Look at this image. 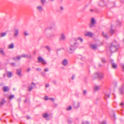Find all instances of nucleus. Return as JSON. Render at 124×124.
<instances>
[{
    "label": "nucleus",
    "instance_id": "obj_11",
    "mask_svg": "<svg viewBox=\"0 0 124 124\" xmlns=\"http://www.w3.org/2000/svg\"><path fill=\"white\" fill-rule=\"evenodd\" d=\"M97 76L98 78H102L103 77V75L102 74H100L98 73H97L96 75Z\"/></svg>",
    "mask_w": 124,
    "mask_h": 124
},
{
    "label": "nucleus",
    "instance_id": "obj_20",
    "mask_svg": "<svg viewBox=\"0 0 124 124\" xmlns=\"http://www.w3.org/2000/svg\"><path fill=\"white\" fill-rule=\"evenodd\" d=\"M100 86H95L94 87V90H98L100 88Z\"/></svg>",
    "mask_w": 124,
    "mask_h": 124
},
{
    "label": "nucleus",
    "instance_id": "obj_64",
    "mask_svg": "<svg viewBox=\"0 0 124 124\" xmlns=\"http://www.w3.org/2000/svg\"><path fill=\"white\" fill-rule=\"evenodd\" d=\"M123 40L124 41V38L123 39Z\"/></svg>",
    "mask_w": 124,
    "mask_h": 124
},
{
    "label": "nucleus",
    "instance_id": "obj_25",
    "mask_svg": "<svg viewBox=\"0 0 124 124\" xmlns=\"http://www.w3.org/2000/svg\"><path fill=\"white\" fill-rule=\"evenodd\" d=\"M6 102L4 100L2 99V101L0 102V105L1 104V105H3L5 102Z\"/></svg>",
    "mask_w": 124,
    "mask_h": 124
},
{
    "label": "nucleus",
    "instance_id": "obj_7",
    "mask_svg": "<svg viewBox=\"0 0 124 124\" xmlns=\"http://www.w3.org/2000/svg\"><path fill=\"white\" fill-rule=\"evenodd\" d=\"M14 36L15 37H16L18 34V30L17 29H15L14 30Z\"/></svg>",
    "mask_w": 124,
    "mask_h": 124
},
{
    "label": "nucleus",
    "instance_id": "obj_6",
    "mask_svg": "<svg viewBox=\"0 0 124 124\" xmlns=\"http://www.w3.org/2000/svg\"><path fill=\"white\" fill-rule=\"evenodd\" d=\"M2 89L4 92H6L9 90V88L8 86H4L3 87Z\"/></svg>",
    "mask_w": 124,
    "mask_h": 124
},
{
    "label": "nucleus",
    "instance_id": "obj_27",
    "mask_svg": "<svg viewBox=\"0 0 124 124\" xmlns=\"http://www.w3.org/2000/svg\"><path fill=\"white\" fill-rule=\"evenodd\" d=\"M26 57L28 59H31L32 58V56L31 55H28L27 54L26 55Z\"/></svg>",
    "mask_w": 124,
    "mask_h": 124
},
{
    "label": "nucleus",
    "instance_id": "obj_4",
    "mask_svg": "<svg viewBox=\"0 0 124 124\" xmlns=\"http://www.w3.org/2000/svg\"><path fill=\"white\" fill-rule=\"evenodd\" d=\"M66 39L65 36L63 33H62L60 35L59 40L60 41H64Z\"/></svg>",
    "mask_w": 124,
    "mask_h": 124
},
{
    "label": "nucleus",
    "instance_id": "obj_47",
    "mask_svg": "<svg viewBox=\"0 0 124 124\" xmlns=\"http://www.w3.org/2000/svg\"><path fill=\"white\" fill-rule=\"evenodd\" d=\"M24 32L25 35H27L28 34L26 33V31H24Z\"/></svg>",
    "mask_w": 124,
    "mask_h": 124
},
{
    "label": "nucleus",
    "instance_id": "obj_58",
    "mask_svg": "<svg viewBox=\"0 0 124 124\" xmlns=\"http://www.w3.org/2000/svg\"><path fill=\"white\" fill-rule=\"evenodd\" d=\"M11 64L12 65H13V66H15L14 65V64H15V63H11Z\"/></svg>",
    "mask_w": 124,
    "mask_h": 124
},
{
    "label": "nucleus",
    "instance_id": "obj_41",
    "mask_svg": "<svg viewBox=\"0 0 124 124\" xmlns=\"http://www.w3.org/2000/svg\"><path fill=\"white\" fill-rule=\"evenodd\" d=\"M49 86V85L48 84H46L45 85V87L46 88L48 87Z\"/></svg>",
    "mask_w": 124,
    "mask_h": 124
},
{
    "label": "nucleus",
    "instance_id": "obj_18",
    "mask_svg": "<svg viewBox=\"0 0 124 124\" xmlns=\"http://www.w3.org/2000/svg\"><path fill=\"white\" fill-rule=\"evenodd\" d=\"M0 37H2L5 36L7 34V33L6 32H3L1 33L0 34Z\"/></svg>",
    "mask_w": 124,
    "mask_h": 124
},
{
    "label": "nucleus",
    "instance_id": "obj_52",
    "mask_svg": "<svg viewBox=\"0 0 124 124\" xmlns=\"http://www.w3.org/2000/svg\"><path fill=\"white\" fill-rule=\"evenodd\" d=\"M24 103L26 102H27V100L26 99L24 100Z\"/></svg>",
    "mask_w": 124,
    "mask_h": 124
},
{
    "label": "nucleus",
    "instance_id": "obj_1",
    "mask_svg": "<svg viewBox=\"0 0 124 124\" xmlns=\"http://www.w3.org/2000/svg\"><path fill=\"white\" fill-rule=\"evenodd\" d=\"M77 40L72 39L70 41V45L67 48V51L70 54L72 53L75 49L77 45Z\"/></svg>",
    "mask_w": 124,
    "mask_h": 124
},
{
    "label": "nucleus",
    "instance_id": "obj_57",
    "mask_svg": "<svg viewBox=\"0 0 124 124\" xmlns=\"http://www.w3.org/2000/svg\"><path fill=\"white\" fill-rule=\"evenodd\" d=\"M99 5L100 6H101L102 5V4H101V2H100L99 3Z\"/></svg>",
    "mask_w": 124,
    "mask_h": 124
},
{
    "label": "nucleus",
    "instance_id": "obj_31",
    "mask_svg": "<svg viewBox=\"0 0 124 124\" xmlns=\"http://www.w3.org/2000/svg\"><path fill=\"white\" fill-rule=\"evenodd\" d=\"M26 55L27 54H23L21 56V58L22 57H23V58H25L26 57Z\"/></svg>",
    "mask_w": 124,
    "mask_h": 124
},
{
    "label": "nucleus",
    "instance_id": "obj_3",
    "mask_svg": "<svg viewBox=\"0 0 124 124\" xmlns=\"http://www.w3.org/2000/svg\"><path fill=\"white\" fill-rule=\"evenodd\" d=\"M96 23V22L95 21L93 18H92L91 21L90 23L89 24V26L90 28H92L95 26V24Z\"/></svg>",
    "mask_w": 124,
    "mask_h": 124
},
{
    "label": "nucleus",
    "instance_id": "obj_8",
    "mask_svg": "<svg viewBox=\"0 0 124 124\" xmlns=\"http://www.w3.org/2000/svg\"><path fill=\"white\" fill-rule=\"evenodd\" d=\"M73 105L74 108H77L79 106V103L78 102H74Z\"/></svg>",
    "mask_w": 124,
    "mask_h": 124
},
{
    "label": "nucleus",
    "instance_id": "obj_33",
    "mask_svg": "<svg viewBox=\"0 0 124 124\" xmlns=\"http://www.w3.org/2000/svg\"><path fill=\"white\" fill-rule=\"evenodd\" d=\"M33 88V87L32 86L29 87V88L28 91H31Z\"/></svg>",
    "mask_w": 124,
    "mask_h": 124
},
{
    "label": "nucleus",
    "instance_id": "obj_53",
    "mask_svg": "<svg viewBox=\"0 0 124 124\" xmlns=\"http://www.w3.org/2000/svg\"><path fill=\"white\" fill-rule=\"evenodd\" d=\"M113 6L112 7V6H111V8H113V7H114L115 6V3L114 2V3H113Z\"/></svg>",
    "mask_w": 124,
    "mask_h": 124
},
{
    "label": "nucleus",
    "instance_id": "obj_51",
    "mask_svg": "<svg viewBox=\"0 0 124 124\" xmlns=\"http://www.w3.org/2000/svg\"><path fill=\"white\" fill-rule=\"evenodd\" d=\"M75 77V76L74 75H73L72 77V80Z\"/></svg>",
    "mask_w": 124,
    "mask_h": 124
},
{
    "label": "nucleus",
    "instance_id": "obj_37",
    "mask_svg": "<svg viewBox=\"0 0 124 124\" xmlns=\"http://www.w3.org/2000/svg\"><path fill=\"white\" fill-rule=\"evenodd\" d=\"M44 98L45 100H47L49 99L48 97L46 96H45L44 97Z\"/></svg>",
    "mask_w": 124,
    "mask_h": 124
},
{
    "label": "nucleus",
    "instance_id": "obj_60",
    "mask_svg": "<svg viewBox=\"0 0 124 124\" xmlns=\"http://www.w3.org/2000/svg\"><path fill=\"white\" fill-rule=\"evenodd\" d=\"M102 2L103 4H104V1H102Z\"/></svg>",
    "mask_w": 124,
    "mask_h": 124
},
{
    "label": "nucleus",
    "instance_id": "obj_59",
    "mask_svg": "<svg viewBox=\"0 0 124 124\" xmlns=\"http://www.w3.org/2000/svg\"><path fill=\"white\" fill-rule=\"evenodd\" d=\"M52 82L53 83L55 84H56V82L55 81H53Z\"/></svg>",
    "mask_w": 124,
    "mask_h": 124
},
{
    "label": "nucleus",
    "instance_id": "obj_62",
    "mask_svg": "<svg viewBox=\"0 0 124 124\" xmlns=\"http://www.w3.org/2000/svg\"><path fill=\"white\" fill-rule=\"evenodd\" d=\"M36 53V51H34V53H33V54H35Z\"/></svg>",
    "mask_w": 124,
    "mask_h": 124
},
{
    "label": "nucleus",
    "instance_id": "obj_55",
    "mask_svg": "<svg viewBox=\"0 0 124 124\" xmlns=\"http://www.w3.org/2000/svg\"><path fill=\"white\" fill-rule=\"evenodd\" d=\"M31 84L32 85H33L34 86H35V84H34V83L33 82Z\"/></svg>",
    "mask_w": 124,
    "mask_h": 124
},
{
    "label": "nucleus",
    "instance_id": "obj_21",
    "mask_svg": "<svg viewBox=\"0 0 124 124\" xmlns=\"http://www.w3.org/2000/svg\"><path fill=\"white\" fill-rule=\"evenodd\" d=\"M102 35L103 37L105 38L108 39V37L107 36V35H105L104 33L103 32H102Z\"/></svg>",
    "mask_w": 124,
    "mask_h": 124
},
{
    "label": "nucleus",
    "instance_id": "obj_22",
    "mask_svg": "<svg viewBox=\"0 0 124 124\" xmlns=\"http://www.w3.org/2000/svg\"><path fill=\"white\" fill-rule=\"evenodd\" d=\"M112 66L113 68L116 69V68L117 66L114 63H112Z\"/></svg>",
    "mask_w": 124,
    "mask_h": 124
},
{
    "label": "nucleus",
    "instance_id": "obj_61",
    "mask_svg": "<svg viewBox=\"0 0 124 124\" xmlns=\"http://www.w3.org/2000/svg\"><path fill=\"white\" fill-rule=\"evenodd\" d=\"M90 11H91V12H92L93 11V10L92 9H91L90 10Z\"/></svg>",
    "mask_w": 124,
    "mask_h": 124
},
{
    "label": "nucleus",
    "instance_id": "obj_16",
    "mask_svg": "<svg viewBox=\"0 0 124 124\" xmlns=\"http://www.w3.org/2000/svg\"><path fill=\"white\" fill-rule=\"evenodd\" d=\"M7 77L10 78L12 76V73L11 72H7Z\"/></svg>",
    "mask_w": 124,
    "mask_h": 124
},
{
    "label": "nucleus",
    "instance_id": "obj_44",
    "mask_svg": "<svg viewBox=\"0 0 124 124\" xmlns=\"http://www.w3.org/2000/svg\"><path fill=\"white\" fill-rule=\"evenodd\" d=\"M31 70V69L30 68H28L27 70V72H29Z\"/></svg>",
    "mask_w": 124,
    "mask_h": 124
},
{
    "label": "nucleus",
    "instance_id": "obj_39",
    "mask_svg": "<svg viewBox=\"0 0 124 124\" xmlns=\"http://www.w3.org/2000/svg\"><path fill=\"white\" fill-rule=\"evenodd\" d=\"M121 66L122 68L123 71H124V65L123 64H122L121 65Z\"/></svg>",
    "mask_w": 124,
    "mask_h": 124
},
{
    "label": "nucleus",
    "instance_id": "obj_63",
    "mask_svg": "<svg viewBox=\"0 0 124 124\" xmlns=\"http://www.w3.org/2000/svg\"><path fill=\"white\" fill-rule=\"evenodd\" d=\"M3 76H4V77H5V74H4Z\"/></svg>",
    "mask_w": 124,
    "mask_h": 124
},
{
    "label": "nucleus",
    "instance_id": "obj_5",
    "mask_svg": "<svg viewBox=\"0 0 124 124\" xmlns=\"http://www.w3.org/2000/svg\"><path fill=\"white\" fill-rule=\"evenodd\" d=\"M38 59L39 60V62H41L42 64L43 65H45L46 64V61L44 60L41 57H38Z\"/></svg>",
    "mask_w": 124,
    "mask_h": 124
},
{
    "label": "nucleus",
    "instance_id": "obj_34",
    "mask_svg": "<svg viewBox=\"0 0 124 124\" xmlns=\"http://www.w3.org/2000/svg\"><path fill=\"white\" fill-rule=\"evenodd\" d=\"M77 39L78 40H80V42H82L83 41V39H82L80 37L78 38Z\"/></svg>",
    "mask_w": 124,
    "mask_h": 124
},
{
    "label": "nucleus",
    "instance_id": "obj_13",
    "mask_svg": "<svg viewBox=\"0 0 124 124\" xmlns=\"http://www.w3.org/2000/svg\"><path fill=\"white\" fill-rule=\"evenodd\" d=\"M21 69H18L17 70L16 74L19 76L21 75Z\"/></svg>",
    "mask_w": 124,
    "mask_h": 124
},
{
    "label": "nucleus",
    "instance_id": "obj_26",
    "mask_svg": "<svg viewBox=\"0 0 124 124\" xmlns=\"http://www.w3.org/2000/svg\"><path fill=\"white\" fill-rule=\"evenodd\" d=\"M43 117L45 118L48 117V116L47 114L45 113L43 115Z\"/></svg>",
    "mask_w": 124,
    "mask_h": 124
},
{
    "label": "nucleus",
    "instance_id": "obj_38",
    "mask_svg": "<svg viewBox=\"0 0 124 124\" xmlns=\"http://www.w3.org/2000/svg\"><path fill=\"white\" fill-rule=\"evenodd\" d=\"M87 93L86 91L85 90H84L83 91V93L84 95H85Z\"/></svg>",
    "mask_w": 124,
    "mask_h": 124
},
{
    "label": "nucleus",
    "instance_id": "obj_15",
    "mask_svg": "<svg viewBox=\"0 0 124 124\" xmlns=\"http://www.w3.org/2000/svg\"><path fill=\"white\" fill-rule=\"evenodd\" d=\"M91 48L93 49H95L97 48V45L96 44H93L91 46Z\"/></svg>",
    "mask_w": 124,
    "mask_h": 124
},
{
    "label": "nucleus",
    "instance_id": "obj_14",
    "mask_svg": "<svg viewBox=\"0 0 124 124\" xmlns=\"http://www.w3.org/2000/svg\"><path fill=\"white\" fill-rule=\"evenodd\" d=\"M37 8L38 10L39 11H41L43 10V8L41 6H39L37 7Z\"/></svg>",
    "mask_w": 124,
    "mask_h": 124
},
{
    "label": "nucleus",
    "instance_id": "obj_9",
    "mask_svg": "<svg viewBox=\"0 0 124 124\" xmlns=\"http://www.w3.org/2000/svg\"><path fill=\"white\" fill-rule=\"evenodd\" d=\"M21 58V57L20 55H18L16 57H15L13 58V59L15 61H19Z\"/></svg>",
    "mask_w": 124,
    "mask_h": 124
},
{
    "label": "nucleus",
    "instance_id": "obj_17",
    "mask_svg": "<svg viewBox=\"0 0 124 124\" xmlns=\"http://www.w3.org/2000/svg\"><path fill=\"white\" fill-rule=\"evenodd\" d=\"M8 48H12L14 47V44L13 43H12L11 44L8 45Z\"/></svg>",
    "mask_w": 124,
    "mask_h": 124
},
{
    "label": "nucleus",
    "instance_id": "obj_50",
    "mask_svg": "<svg viewBox=\"0 0 124 124\" xmlns=\"http://www.w3.org/2000/svg\"><path fill=\"white\" fill-rule=\"evenodd\" d=\"M49 99L50 100H52L53 101H54V99L53 98H51Z\"/></svg>",
    "mask_w": 124,
    "mask_h": 124
},
{
    "label": "nucleus",
    "instance_id": "obj_19",
    "mask_svg": "<svg viewBox=\"0 0 124 124\" xmlns=\"http://www.w3.org/2000/svg\"><path fill=\"white\" fill-rule=\"evenodd\" d=\"M14 98V96L13 95H11L9 96V97L8 98V99L10 100H11L12 99Z\"/></svg>",
    "mask_w": 124,
    "mask_h": 124
},
{
    "label": "nucleus",
    "instance_id": "obj_23",
    "mask_svg": "<svg viewBox=\"0 0 124 124\" xmlns=\"http://www.w3.org/2000/svg\"><path fill=\"white\" fill-rule=\"evenodd\" d=\"M0 52L3 55H5V53L3 52V50L2 48H0Z\"/></svg>",
    "mask_w": 124,
    "mask_h": 124
},
{
    "label": "nucleus",
    "instance_id": "obj_36",
    "mask_svg": "<svg viewBox=\"0 0 124 124\" xmlns=\"http://www.w3.org/2000/svg\"><path fill=\"white\" fill-rule=\"evenodd\" d=\"M72 108V107L71 106H69L68 107V108H67V110H70Z\"/></svg>",
    "mask_w": 124,
    "mask_h": 124
},
{
    "label": "nucleus",
    "instance_id": "obj_42",
    "mask_svg": "<svg viewBox=\"0 0 124 124\" xmlns=\"http://www.w3.org/2000/svg\"><path fill=\"white\" fill-rule=\"evenodd\" d=\"M101 124H106V122L105 121H103L102 122Z\"/></svg>",
    "mask_w": 124,
    "mask_h": 124
},
{
    "label": "nucleus",
    "instance_id": "obj_24",
    "mask_svg": "<svg viewBox=\"0 0 124 124\" xmlns=\"http://www.w3.org/2000/svg\"><path fill=\"white\" fill-rule=\"evenodd\" d=\"M105 98L106 99L107 98V97H108V98H109L110 97V94H108L107 93H105Z\"/></svg>",
    "mask_w": 124,
    "mask_h": 124
},
{
    "label": "nucleus",
    "instance_id": "obj_2",
    "mask_svg": "<svg viewBox=\"0 0 124 124\" xmlns=\"http://www.w3.org/2000/svg\"><path fill=\"white\" fill-rule=\"evenodd\" d=\"M117 43L116 41H113L110 43L109 46V50L111 51L112 52L116 51L117 50Z\"/></svg>",
    "mask_w": 124,
    "mask_h": 124
},
{
    "label": "nucleus",
    "instance_id": "obj_32",
    "mask_svg": "<svg viewBox=\"0 0 124 124\" xmlns=\"http://www.w3.org/2000/svg\"><path fill=\"white\" fill-rule=\"evenodd\" d=\"M120 92L121 93H123V88H120Z\"/></svg>",
    "mask_w": 124,
    "mask_h": 124
},
{
    "label": "nucleus",
    "instance_id": "obj_49",
    "mask_svg": "<svg viewBox=\"0 0 124 124\" xmlns=\"http://www.w3.org/2000/svg\"><path fill=\"white\" fill-rule=\"evenodd\" d=\"M46 49H47L48 50H49V47L48 46H46Z\"/></svg>",
    "mask_w": 124,
    "mask_h": 124
},
{
    "label": "nucleus",
    "instance_id": "obj_40",
    "mask_svg": "<svg viewBox=\"0 0 124 124\" xmlns=\"http://www.w3.org/2000/svg\"><path fill=\"white\" fill-rule=\"evenodd\" d=\"M102 62L103 63H105L106 62L105 60L104 59H102Z\"/></svg>",
    "mask_w": 124,
    "mask_h": 124
},
{
    "label": "nucleus",
    "instance_id": "obj_48",
    "mask_svg": "<svg viewBox=\"0 0 124 124\" xmlns=\"http://www.w3.org/2000/svg\"><path fill=\"white\" fill-rule=\"evenodd\" d=\"M60 8L61 10H62L63 9V7L62 6H61L60 7Z\"/></svg>",
    "mask_w": 124,
    "mask_h": 124
},
{
    "label": "nucleus",
    "instance_id": "obj_54",
    "mask_svg": "<svg viewBox=\"0 0 124 124\" xmlns=\"http://www.w3.org/2000/svg\"><path fill=\"white\" fill-rule=\"evenodd\" d=\"M123 104H124V103H123V102H122V103H121L120 104V105L122 107Z\"/></svg>",
    "mask_w": 124,
    "mask_h": 124
},
{
    "label": "nucleus",
    "instance_id": "obj_10",
    "mask_svg": "<svg viewBox=\"0 0 124 124\" xmlns=\"http://www.w3.org/2000/svg\"><path fill=\"white\" fill-rule=\"evenodd\" d=\"M85 35L86 36H89L90 37H91L93 35V34L90 32H87L85 34Z\"/></svg>",
    "mask_w": 124,
    "mask_h": 124
},
{
    "label": "nucleus",
    "instance_id": "obj_56",
    "mask_svg": "<svg viewBox=\"0 0 124 124\" xmlns=\"http://www.w3.org/2000/svg\"><path fill=\"white\" fill-rule=\"evenodd\" d=\"M27 119L28 120V119H30V117L29 116H27Z\"/></svg>",
    "mask_w": 124,
    "mask_h": 124
},
{
    "label": "nucleus",
    "instance_id": "obj_46",
    "mask_svg": "<svg viewBox=\"0 0 124 124\" xmlns=\"http://www.w3.org/2000/svg\"><path fill=\"white\" fill-rule=\"evenodd\" d=\"M41 74L42 75H43V76H44L45 74V73L43 72H41Z\"/></svg>",
    "mask_w": 124,
    "mask_h": 124
},
{
    "label": "nucleus",
    "instance_id": "obj_45",
    "mask_svg": "<svg viewBox=\"0 0 124 124\" xmlns=\"http://www.w3.org/2000/svg\"><path fill=\"white\" fill-rule=\"evenodd\" d=\"M36 70L37 71H40L41 70L40 69L37 68L36 69Z\"/></svg>",
    "mask_w": 124,
    "mask_h": 124
},
{
    "label": "nucleus",
    "instance_id": "obj_35",
    "mask_svg": "<svg viewBox=\"0 0 124 124\" xmlns=\"http://www.w3.org/2000/svg\"><path fill=\"white\" fill-rule=\"evenodd\" d=\"M110 32L112 34H113L115 32V31L114 30H111L110 31Z\"/></svg>",
    "mask_w": 124,
    "mask_h": 124
},
{
    "label": "nucleus",
    "instance_id": "obj_30",
    "mask_svg": "<svg viewBox=\"0 0 124 124\" xmlns=\"http://www.w3.org/2000/svg\"><path fill=\"white\" fill-rule=\"evenodd\" d=\"M81 124H89V123L88 121H86L85 122H83Z\"/></svg>",
    "mask_w": 124,
    "mask_h": 124
},
{
    "label": "nucleus",
    "instance_id": "obj_29",
    "mask_svg": "<svg viewBox=\"0 0 124 124\" xmlns=\"http://www.w3.org/2000/svg\"><path fill=\"white\" fill-rule=\"evenodd\" d=\"M46 2L45 0H41V2L43 5H44V3Z\"/></svg>",
    "mask_w": 124,
    "mask_h": 124
},
{
    "label": "nucleus",
    "instance_id": "obj_12",
    "mask_svg": "<svg viewBox=\"0 0 124 124\" xmlns=\"http://www.w3.org/2000/svg\"><path fill=\"white\" fill-rule=\"evenodd\" d=\"M62 63L63 65L66 66L68 63L67 60L66 59H64Z\"/></svg>",
    "mask_w": 124,
    "mask_h": 124
},
{
    "label": "nucleus",
    "instance_id": "obj_28",
    "mask_svg": "<svg viewBox=\"0 0 124 124\" xmlns=\"http://www.w3.org/2000/svg\"><path fill=\"white\" fill-rule=\"evenodd\" d=\"M67 121L69 124H70L72 122V120L70 119H68L67 120Z\"/></svg>",
    "mask_w": 124,
    "mask_h": 124
},
{
    "label": "nucleus",
    "instance_id": "obj_43",
    "mask_svg": "<svg viewBox=\"0 0 124 124\" xmlns=\"http://www.w3.org/2000/svg\"><path fill=\"white\" fill-rule=\"evenodd\" d=\"M48 70L47 68H45V70H44V71L45 72H47L48 71Z\"/></svg>",
    "mask_w": 124,
    "mask_h": 124
}]
</instances>
